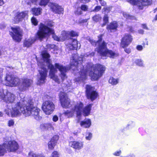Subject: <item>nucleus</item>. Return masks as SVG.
Masks as SVG:
<instances>
[{"instance_id":"f257e3e1","label":"nucleus","mask_w":157,"mask_h":157,"mask_svg":"<svg viewBox=\"0 0 157 157\" xmlns=\"http://www.w3.org/2000/svg\"><path fill=\"white\" fill-rule=\"evenodd\" d=\"M43 59L38 62V67L41 69L39 70L40 75L38 77L39 84L43 83L47 75V68L50 69L49 76L55 82L58 83H60V80L57 75L55 74L57 71L56 69L60 72L59 76L62 81L67 78L66 73L68 70V68L60 63H56L55 66L50 63L49 54L46 52H43L42 53Z\"/></svg>"},{"instance_id":"f03ea898","label":"nucleus","mask_w":157,"mask_h":157,"mask_svg":"<svg viewBox=\"0 0 157 157\" xmlns=\"http://www.w3.org/2000/svg\"><path fill=\"white\" fill-rule=\"evenodd\" d=\"M12 109L7 105L5 112L8 116L12 117L20 116L23 113L25 116H31L36 120H39L41 118L40 115V109L33 106V103L30 98H24L16 104H13Z\"/></svg>"},{"instance_id":"7ed1b4c3","label":"nucleus","mask_w":157,"mask_h":157,"mask_svg":"<svg viewBox=\"0 0 157 157\" xmlns=\"http://www.w3.org/2000/svg\"><path fill=\"white\" fill-rule=\"evenodd\" d=\"M94 52L91 53H87L84 56L81 55L80 56H78L77 54H73L71 59V67L70 69L73 70L75 74L79 72L78 78L76 80L77 81H83L85 80L87 74V71L84 69V67L82 65V62L85 57H91L94 56Z\"/></svg>"},{"instance_id":"20e7f679","label":"nucleus","mask_w":157,"mask_h":157,"mask_svg":"<svg viewBox=\"0 0 157 157\" xmlns=\"http://www.w3.org/2000/svg\"><path fill=\"white\" fill-rule=\"evenodd\" d=\"M6 85L11 87L18 86L19 90L21 91L26 90L30 86L33 81L28 78H24L21 81L17 77L13 75L7 74L5 78Z\"/></svg>"},{"instance_id":"39448f33","label":"nucleus","mask_w":157,"mask_h":157,"mask_svg":"<svg viewBox=\"0 0 157 157\" xmlns=\"http://www.w3.org/2000/svg\"><path fill=\"white\" fill-rule=\"evenodd\" d=\"M89 41L92 45L98 46V48H96L95 50L97 51L102 57L109 56L111 58H114L118 56V53H115L107 49L106 44L104 41H102L101 35L99 37V40L97 41L90 38L89 39Z\"/></svg>"},{"instance_id":"423d86ee","label":"nucleus","mask_w":157,"mask_h":157,"mask_svg":"<svg viewBox=\"0 0 157 157\" xmlns=\"http://www.w3.org/2000/svg\"><path fill=\"white\" fill-rule=\"evenodd\" d=\"M63 35L64 36L65 40V44L67 48L71 50H76L79 49L80 44L78 43L77 40L71 38V37H75L78 36L77 33L74 31H68L67 32H63L62 33Z\"/></svg>"},{"instance_id":"0eeeda50","label":"nucleus","mask_w":157,"mask_h":157,"mask_svg":"<svg viewBox=\"0 0 157 157\" xmlns=\"http://www.w3.org/2000/svg\"><path fill=\"white\" fill-rule=\"evenodd\" d=\"M90 68H93L94 70V72L92 73L91 72L89 74L92 80H97L100 78L103 75L105 69V67L102 65L97 64L93 65L91 63L88 64L87 66V69H90Z\"/></svg>"},{"instance_id":"6e6552de","label":"nucleus","mask_w":157,"mask_h":157,"mask_svg":"<svg viewBox=\"0 0 157 157\" xmlns=\"http://www.w3.org/2000/svg\"><path fill=\"white\" fill-rule=\"evenodd\" d=\"M53 30L47 26L41 23L40 25L39 29L38 31L36 37L41 40L47 36L49 34H53Z\"/></svg>"},{"instance_id":"1a4fd4ad","label":"nucleus","mask_w":157,"mask_h":157,"mask_svg":"<svg viewBox=\"0 0 157 157\" xmlns=\"http://www.w3.org/2000/svg\"><path fill=\"white\" fill-rule=\"evenodd\" d=\"M83 106V104L79 101L77 103V104L75 106L74 109L71 110H67L63 113L65 116L68 118L72 117L75 113L77 114V116H80L82 114V109Z\"/></svg>"},{"instance_id":"9d476101","label":"nucleus","mask_w":157,"mask_h":157,"mask_svg":"<svg viewBox=\"0 0 157 157\" xmlns=\"http://www.w3.org/2000/svg\"><path fill=\"white\" fill-rule=\"evenodd\" d=\"M15 96L7 90H0V98L7 103H13L15 98Z\"/></svg>"},{"instance_id":"9b49d317","label":"nucleus","mask_w":157,"mask_h":157,"mask_svg":"<svg viewBox=\"0 0 157 157\" xmlns=\"http://www.w3.org/2000/svg\"><path fill=\"white\" fill-rule=\"evenodd\" d=\"M43 110L46 114H51L55 109V105L51 101H46L42 104Z\"/></svg>"},{"instance_id":"f8f14e48","label":"nucleus","mask_w":157,"mask_h":157,"mask_svg":"<svg viewBox=\"0 0 157 157\" xmlns=\"http://www.w3.org/2000/svg\"><path fill=\"white\" fill-rule=\"evenodd\" d=\"M11 29L13 33L11 32L10 34L13 39L16 41H20L22 35V30L18 27L14 28L12 27Z\"/></svg>"},{"instance_id":"ddd939ff","label":"nucleus","mask_w":157,"mask_h":157,"mask_svg":"<svg viewBox=\"0 0 157 157\" xmlns=\"http://www.w3.org/2000/svg\"><path fill=\"white\" fill-rule=\"evenodd\" d=\"M4 144L6 145V148L9 152H15L19 148L18 143L14 140L4 142Z\"/></svg>"},{"instance_id":"4468645a","label":"nucleus","mask_w":157,"mask_h":157,"mask_svg":"<svg viewBox=\"0 0 157 157\" xmlns=\"http://www.w3.org/2000/svg\"><path fill=\"white\" fill-rule=\"evenodd\" d=\"M59 98L61 105L63 107L68 108L70 107V99L68 98L65 93L64 92H60Z\"/></svg>"},{"instance_id":"2eb2a0df","label":"nucleus","mask_w":157,"mask_h":157,"mask_svg":"<svg viewBox=\"0 0 157 157\" xmlns=\"http://www.w3.org/2000/svg\"><path fill=\"white\" fill-rule=\"evenodd\" d=\"M86 89V95L88 99H90L91 101H93L96 98L98 94L94 90V87L90 85H87Z\"/></svg>"},{"instance_id":"dca6fc26","label":"nucleus","mask_w":157,"mask_h":157,"mask_svg":"<svg viewBox=\"0 0 157 157\" xmlns=\"http://www.w3.org/2000/svg\"><path fill=\"white\" fill-rule=\"evenodd\" d=\"M28 11H27L16 13L14 19L15 23H17L22 21L25 18H28Z\"/></svg>"},{"instance_id":"f3484780","label":"nucleus","mask_w":157,"mask_h":157,"mask_svg":"<svg viewBox=\"0 0 157 157\" xmlns=\"http://www.w3.org/2000/svg\"><path fill=\"white\" fill-rule=\"evenodd\" d=\"M132 40V38L131 35L125 34L121 40V46L123 48L126 47L129 44Z\"/></svg>"},{"instance_id":"a211bd4d","label":"nucleus","mask_w":157,"mask_h":157,"mask_svg":"<svg viewBox=\"0 0 157 157\" xmlns=\"http://www.w3.org/2000/svg\"><path fill=\"white\" fill-rule=\"evenodd\" d=\"M152 3V0H140L137 3V6L139 9H143L144 6H147L151 5Z\"/></svg>"},{"instance_id":"6ab92c4d","label":"nucleus","mask_w":157,"mask_h":157,"mask_svg":"<svg viewBox=\"0 0 157 157\" xmlns=\"http://www.w3.org/2000/svg\"><path fill=\"white\" fill-rule=\"evenodd\" d=\"M50 7L52 10L55 13L59 14L62 13L63 11V9L62 7L56 3H51Z\"/></svg>"},{"instance_id":"aec40b11","label":"nucleus","mask_w":157,"mask_h":157,"mask_svg":"<svg viewBox=\"0 0 157 157\" xmlns=\"http://www.w3.org/2000/svg\"><path fill=\"white\" fill-rule=\"evenodd\" d=\"M69 145L73 148L79 150L82 148L83 143L81 141H72L69 142Z\"/></svg>"},{"instance_id":"412c9836","label":"nucleus","mask_w":157,"mask_h":157,"mask_svg":"<svg viewBox=\"0 0 157 157\" xmlns=\"http://www.w3.org/2000/svg\"><path fill=\"white\" fill-rule=\"evenodd\" d=\"M59 139V137L58 136L55 135L54 136L48 143V148L51 150L53 149Z\"/></svg>"},{"instance_id":"4be33fe9","label":"nucleus","mask_w":157,"mask_h":157,"mask_svg":"<svg viewBox=\"0 0 157 157\" xmlns=\"http://www.w3.org/2000/svg\"><path fill=\"white\" fill-rule=\"evenodd\" d=\"M91 124V121L90 119H86L80 122V125L82 127L85 128H89Z\"/></svg>"},{"instance_id":"5701e85b","label":"nucleus","mask_w":157,"mask_h":157,"mask_svg":"<svg viewBox=\"0 0 157 157\" xmlns=\"http://www.w3.org/2000/svg\"><path fill=\"white\" fill-rule=\"evenodd\" d=\"M92 106V104H90L85 107L83 109V107H82V113L84 116H88L90 114Z\"/></svg>"},{"instance_id":"b1692460","label":"nucleus","mask_w":157,"mask_h":157,"mask_svg":"<svg viewBox=\"0 0 157 157\" xmlns=\"http://www.w3.org/2000/svg\"><path fill=\"white\" fill-rule=\"evenodd\" d=\"M35 40V38H33L26 39L24 41L23 45L24 47L27 48L30 47L34 42Z\"/></svg>"},{"instance_id":"393cba45","label":"nucleus","mask_w":157,"mask_h":157,"mask_svg":"<svg viewBox=\"0 0 157 157\" xmlns=\"http://www.w3.org/2000/svg\"><path fill=\"white\" fill-rule=\"evenodd\" d=\"M118 26L117 22L116 21H113L107 25V28L108 30H110L111 32L112 30H116Z\"/></svg>"},{"instance_id":"a878e982","label":"nucleus","mask_w":157,"mask_h":157,"mask_svg":"<svg viewBox=\"0 0 157 157\" xmlns=\"http://www.w3.org/2000/svg\"><path fill=\"white\" fill-rule=\"evenodd\" d=\"M41 128L44 130H52L54 129V128L52 124L50 123L44 124L41 125Z\"/></svg>"},{"instance_id":"bb28decb","label":"nucleus","mask_w":157,"mask_h":157,"mask_svg":"<svg viewBox=\"0 0 157 157\" xmlns=\"http://www.w3.org/2000/svg\"><path fill=\"white\" fill-rule=\"evenodd\" d=\"M6 149L4 143L2 145H0V156L4 155L6 153Z\"/></svg>"},{"instance_id":"cd10ccee","label":"nucleus","mask_w":157,"mask_h":157,"mask_svg":"<svg viewBox=\"0 0 157 157\" xmlns=\"http://www.w3.org/2000/svg\"><path fill=\"white\" fill-rule=\"evenodd\" d=\"M109 83L113 85H117L119 82L118 78L115 79L113 77H110L109 80Z\"/></svg>"},{"instance_id":"c85d7f7f","label":"nucleus","mask_w":157,"mask_h":157,"mask_svg":"<svg viewBox=\"0 0 157 157\" xmlns=\"http://www.w3.org/2000/svg\"><path fill=\"white\" fill-rule=\"evenodd\" d=\"M42 155L41 153L30 151L29 153L28 157H41Z\"/></svg>"},{"instance_id":"c756f323","label":"nucleus","mask_w":157,"mask_h":157,"mask_svg":"<svg viewBox=\"0 0 157 157\" xmlns=\"http://www.w3.org/2000/svg\"><path fill=\"white\" fill-rule=\"evenodd\" d=\"M62 36L58 37L55 34H53L52 35V38L55 40H56L57 41H63L65 40L64 36L62 34Z\"/></svg>"},{"instance_id":"7c9ffc66","label":"nucleus","mask_w":157,"mask_h":157,"mask_svg":"<svg viewBox=\"0 0 157 157\" xmlns=\"http://www.w3.org/2000/svg\"><path fill=\"white\" fill-rule=\"evenodd\" d=\"M41 9L40 8H34L32 10L33 13L36 15L38 16L40 14Z\"/></svg>"},{"instance_id":"2f4dec72","label":"nucleus","mask_w":157,"mask_h":157,"mask_svg":"<svg viewBox=\"0 0 157 157\" xmlns=\"http://www.w3.org/2000/svg\"><path fill=\"white\" fill-rule=\"evenodd\" d=\"M123 16L127 19H133L134 18V17L130 15L128 13L126 12L123 13Z\"/></svg>"},{"instance_id":"473e14b6","label":"nucleus","mask_w":157,"mask_h":157,"mask_svg":"<svg viewBox=\"0 0 157 157\" xmlns=\"http://www.w3.org/2000/svg\"><path fill=\"white\" fill-rule=\"evenodd\" d=\"M103 23L102 25V26L105 25L108 22V17L107 15H105L103 17Z\"/></svg>"},{"instance_id":"72a5a7b5","label":"nucleus","mask_w":157,"mask_h":157,"mask_svg":"<svg viewBox=\"0 0 157 157\" xmlns=\"http://www.w3.org/2000/svg\"><path fill=\"white\" fill-rule=\"evenodd\" d=\"M101 19V17L99 15H95L93 17V20L95 22H98Z\"/></svg>"},{"instance_id":"f704fd0d","label":"nucleus","mask_w":157,"mask_h":157,"mask_svg":"<svg viewBox=\"0 0 157 157\" xmlns=\"http://www.w3.org/2000/svg\"><path fill=\"white\" fill-rule=\"evenodd\" d=\"M136 64L140 66H142L143 65V61L141 59H137L135 61Z\"/></svg>"},{"instance_id":"c9c22d12","label":"nucleus","mask_w":157,"mask_h":157,"mask_svg":"<svg viewBox=\"0 0 157 157\" xmlns=\"http://www.w3.org/2000/svg\"><path fill=\"white\" fill-rule=\"evenodd\" d=\"M49 0H41L39 3L40 6H45L49 2Z\"/></svg>"},{"instance_id":"e433bc0d","label":"nucleus","mask_w":157,"mask_h":157,"mask_svg":"<svg viewBox=\"0 0 157 157\" xmlns=\"http://www.w3.org/2000/svg\"><path fill=\"white\" fill-rule=\"evenodd\" d=\"M92 136V135L91 133L87 132L86 134V138L87 140H90L91 139Z\"/></svg>"},{"instance_id":"4c0bfd02","label":"nucleus","mask_w":157,"mask_h":157,"mask_svg":"<svg viewBox=\"0 0 157 157\" xmlns=\"http://www.w3.org/2000/svg\"><path fill=\"white\" fill-rule=\"evenodd\" d=\"M51 157H59V154L57 151H54L52 154Z\"/></svg>"},{"instance_id":"58836bf2","label":"nucleus","mask_w":157,"mask_h":157,"mask_svg":"<svg viewBox=\"0 0 157 157\" xmlns=\"http://www.w3.org/2000/svg\"><path fill=\"white\" fill-rule=\"evenodd\" d=\"M14 124V121L13 120L11 119L8 121V125L9 127L13 126Z\"/></svg>"},{"instance_id":"ea45409f","label":"nucleus","mask_w":157,"mask_h":157,"mask_svg":"<svg viewBox=\"0 0 157 157\" xmlns=\"http://www.w3.org/2000/svg\"><path fill=\"white\" fill-rule=\"evenodd\" d=\"M55 46V45L53 44H48L46 45V48L50 50L51 49L54 48Z\"/></svg>"},{"instance_id":"a19ab883","label":"nucleus","mask_w":157,"mask_h":157,"mask_svg":"<svg viewBox=\"0 0 157 157\" xmlns=\"http://www.w3.org/2000/svg\"><path fill=\"white\" fill-rule=\"evenodd\" d=\"M75 13L76 15H80L82 13V12L80 8H77L76 11L75 12Z\"/></svg>"},{"instance_id":"79ce46f5","label":"nucleus","mask_w":157,"mask_h":157,"mask_svg":"<svg viewBox=\"0 0 157 157\" xmlns=\"http://www.w3.org/2000/svg\"><path fill=\"white\" fill-rule=\"evenodd\" d=\"M31 22L32 23L35 25H37L38 21L36 18L34 17L32 18Z\"/></svg>"},{"instance_id":"37998d69","label":"nucleus","mask_w":157,"mask_h":157,"mask_svg":"<svg viewBox=\"0 0 157 157\" xmlns=\"http://www.w3.org/2000/svg\"><path fill=\"white\" fill-rule=\"evenodd\" d=\"M127 1L132 5H136L138 2L137 0H127Z\"/></svg>"},{"instance_id":"c03bdc74","label":"nucleus","mask_w":157,"mask_h":157,"mask_svg":"<svg viewBox=\"0 0 157 157\" xmlns=\"http://www.w3.org/2000/svg\"><path fill=\"white\" fill-rule=\"evenodd\" d=\"M81 10L86 11L87 10L88 8L85 5H83L81 6Z\"/></svg>"},{"instance_id":"a18cd8bd","label":"nucleus","mask_w":157,"mask_h":157,"mask_svg":"<svg viewBox=\"0 0 157 157\" xmlns=\"http://www.w3.org/2000/svg\"><path fill=\"white\" fill-rule=\"evenodd\" d=\"M121 153V150L117 151L113 153V154L116 156H119L120 155Z\"/></svg>"},{"instance_id":"49530a36","label":"nucleus","mask_w":157,"mask_h":157,"mask_svg":"<svg viewBox=\"0 0 157 157\" xmlns=\"http://www.w3.org/2000/svg\"><path fill=\"white\" fill-rule=\"evenodd\" d=\"M101 9V7L100 6H97L95 7L94 10H93L94 11L98 12Z\"/></svg>"},{"instance_id":"de8ad7c7","label":"nucleus","mask_w":157,"mask_h":157,"mask_svg":"<svg viewBox=\"0 0 157 157\" xmlns=\"http://www.w3.org/2000/svg\"><path fill=\"white\" fill-rule=\"evenodd\" d=\"M58 117L57 115H55L53 116L52 118V120L53 121L55 122H56L58 121Z\"/></svg>"},{"instance_id":"09e8293b","label":"nucleus","mask_w":157,"mask_h":157,"mask_svg":"<svg viewBox=\"0 0 157 157\" xmlns=\"http://www.w3.org/2000/svg\"><path fill=\"white\" fill-rule=\"evenodd\" d=\"M100 4L102 6H104L106 5V2L103 0H99Z\"/></svg>"},{"instance_id":"8fccbe9b","label":"nucleus","mask_w":157,"mask_h":157,"mask_svg":"<svg viewBox=\"0 0 157 157\" xmlns=\"http://www.w3.org/2000/svg\"><path fill=\"white\" fill-rule=\"evenodd\" d=\"M136 49L139 51H141L143 49V47L142 45H139L137 46Z\"/></svg>"},{"instance_id":"3c124183","label":"nucleus","mask_w":157,"mask_h":157,"mask_svg":"<svg viewBox=\"0 0 157 157\" xmlns=\"http://www.w3.org/2000/svg\"><path fill=\"white\" fill-rule=\"evenodd\" d=\"M111 7L104 8L105 10L107 12H109L111 10Z\"/></svg>"},{"instance_id":"603ef678","label":"nucleus","mask_w":157,"mask_h":157,"mask_svg":"<svg viewBox=\"0 0 157 157\" xmlns=\"http://www.w3.org/2000/svg\"><path fill=\"white\" fill-rule=\"evenodd\" d=\"M124 51L126 53L129 54L131 52V49L129 48H126L124 49Z\"/></svg>"},{"instance_id":"864d4df0","label":"nucleus","mask_w":157,"mask_h":157,"mask_svg":"<svg viewBox=\"0 0 157 157\" xmlns=\"http://www.w3.org/2000/svg\"><path fill=\"white\" fill-rule=\"evenodd\" d=\"M142 27L145 29H148V28L146 24H142Z\"/></svg>"},{"instance_id":"5fc2aeb1","label":"nucleus","mask_w":157,"mask_h":157,"mask_svg":"<svg viewBox=\"0 0 157 157\" xmlns=\"http://www.w3.org/2000/svg\"><path fill=\"white\" fill-rule=\"evenodd\" d=\"M90 0H79L80 2L83 3H86L90 1Z\"/></svg>"},{"instance_id":"6e6d98bb","label":"nucleus","mask_w":157,"mask_h":157,"mask_svg":"<svg viewBox=\"0 0 157 157\" xmlns=\"http://www.w3.org/2000/svg\"><path fill=\"white\" fill-rule=\"evenodd\" d=\"M48 26L49 27H52L53 26V23L52 21H50L47 24Z\"/></svg>"},{"instance_id":"4d7b16f0","label":"nucleus","mask_w":157,"mask_h":157,"mask_svg":"<svg viewBox=\"0 0 157 157\" xmlns=\"http://www.w3.org/2000/svg\"><path fill=\"white\" fill-rule=\"evenodd\" d=\"M87 21V19H83L82 20V21H79V23H84L86 22Z\"/></svg>"},{"instance_id":"13d9d810","label":"nucleus","mask_w":157,"mask_h":157,"mask_svg":"<svg viewBox=\"0 0 157 157\" xmlns=\"http://www.w3.org/2000/svg\"><path fill=\"white\" fill-rule=\"evenodd\" d=\"M138 33L141 34H143L144 33V31L142 29H140L138 30Z\"/></svg>"},{"instance_id":"bf43d9fd","label":"nucleus","mask_w":157,"mask_h":157,"mask_svg":"<svg viewBox=\"0 0 157 157\" xmlns=\"http://www.w3.org/2000/svg\"><path fill=\"white\" fill-rule=\"evenodd\" d=\"M125 156L126 157H135V156L134 154H132Z\"/></svg>"},{"instance_id":"052dcab7","label":"nucleus","mask_w":157,"mask_h":157,"mask_svg":"<svg viewBox=\"0 0 157 157\" xmlns=\"http://www.w3.org/2000/svg\"><path fill=\"white\" fill-rule=\"evenodd\" d=\"M3 4V1L2 0H0V6L2 5Z\"/></svg>"},{"instance_id":"680f3d73","label":"nucleus","mask_w":157,"mask_h":157,"mask_svg":"<svg viewBox=\"0 0 157 157\" xmlns=\"http://www.w3.org/2000/svg\"><path fill=\"white\" fill-rule=\"evenodd\" d=\"M157 10V8H156L154 10V13H155Z\"/></svg>"},{"instance_id":"e2e57ef3","label":"nucleus","mask_w":157,"mask_h":157,"mask_svg":"<svg viewBox=\"0 0 157 157\" xmlns=\"http://www.w3.org/2000/svg\"><path fill=\"white\" fill-rule=\"evenodd\" d=\"M155 20H157V14L155 16Z\"/></svg>"},{"instance_id":"0e129e2a","label":"nucleus","mask_w":157,"mask_h":157,"mask_svg":"<svg viewBox=\"0 0 157 157\" xmlns=\"http://www.w3.org/2000/svg\"><path fill=\"white\" fill-rule=\"evenodd\" d=\"M3 115V114L1 112H0V117L2 116Z\"/></svg>"},{"instance_id":"69168bd1","label":"nucleus","mask_w":157,"mask_h":157,"mask_svg":"<svg viewBox=\"0 0 157 157\" xmlns=\"http://www.w3.org/2000/svg\"><path fill=\"white\" fill-rule=\"evenodd\" d=\"M82 20L81 19H80L79 20V21H78V22L79 23V21H82Z\"/></svg>"},{"instance_id":"338daca9","label":"nucleus","mask_w":157,"mask_h":157,"mask_svg":"<svg viewBox=\"0 0 157 157\" xmlns=\"http://www.w3.org/2000/svg\"><path fill=\"white\" fill-rule=\"evenodd\" d=\"M41 157H45V156L42 154Z\"/></svg>"},{"instance_id":"774afa93","label":"nucleus","mask_w":157,"mask_h":157,"mask_svg":"<svg viewBox=\"0 0 157 157\" xmlns=\"http://www.w3.org/2000/svg\"><path fill=\"white\" fill-rule=\"evenodd\" d=\"M103 59H105V58H103Z\"/></svg>"}]
</instances>
